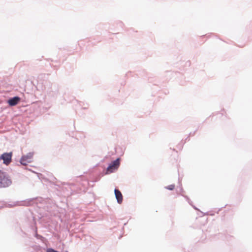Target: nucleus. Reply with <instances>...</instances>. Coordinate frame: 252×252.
Wrapping results in <instances>:
<instances>
[{"instance_id":"f257e3e1","label":"nucleus","mask_w":252,"mask_h":252,"mask_svg":"<svg viewBox=\"0 0 252 252\" xmlns=\"http://www.w3.org/2000/svg\"><path fill=\"white\" fill-rule=\"evenodd\" d=\"M11 180L8 175L0 170V188H7L11 185Z\"/></svg>"},{"instance_id":"f03ea898","label":"nucleus","mask_w":252,"mask_h":252,"mask_svg":"<svg viewBox=\"0 0 252 252\" xmlns=\"http://www.w3.org/2000/svg\"><path fill=\"white\" fill-rule=\"evenodd\" d=\"M12 153H4L0 156V160H3V163L8 165L11 162Z\"/></svg>"},{"instance_id":"7ed1b4c3","label":"nucleus","mask_w":252,"mask_h":252,"mask_svg":"<svg viewBox=\"0 0 252 252\" xmlns=\"http://www.w3.org/2000/svg\"><path fill=\"white\" fill-rule=\"evenodd\" d=\"M120 165L119 159L117 158L116 160L113 161L107 168L106 174L112 173L114 171L117 170Z\"/></svg>"},{"instance_id":"20e7f679","label":"nucleus","mask_w":252,"mask_h":252,"mask_svg":"<svg viewBox=\"0 0 252 252\" xmlns=\"http://www.w3.org/2000/svg\"><path fill=\"white\" fill-rule=\"evenodd\" d=\"M32 157L33 154L32 153H29L27 155L23 156L20 159V163L24 165H27L28 163L32 162Z\"/></svg>"},{"instance_id":"39448f33","label":"nucleus","mask_w":252,"mask_h":252,"mask_svg":"<svg viewBox=\"0 0 252 252\" xmlns=\"http://www.w3.org/2000/svg\"><path fill=\"white\" fill-rule=\"evenodd\" d=\"M115 197L119 204H121L123 202V197L122 193L117 189L114 190Z\"/></svg>"},{"instance_id":"423d86ee","label":"nucleus","mask_w":252,"mask_h":252,"mask_svg":"<svg viewBox=\"0 0 252 252\" xmlns=\"http://www.w3.org/2000/svg\"><path fill=\"white\" fill-rule=\"evenodd\" d=\"M20 101V98L18 96L14 97L8 100V103L10 106L16 105Z\"/></svg>"},{"instance_id":"0eeeda50","label":"nucleus","mask_w":252,"mask_h":252,"mask_svg":"<svg viewBox=\"0 0 252 252\" xmlns=\"http://www.w3.org/2000/svg\"><path fill=\"white\" fill-rule=\"evenodd\" d=\"M165 188L169 190H173L175 188V185H170L169 186L166 187Z\"/></svg>"},{"instance_id":"6e6552de","label":"nucleus","mask_w":252,"mask_h":252,"mask_svg":"<svg viewBox=\"0 0 252 252\" xmlns=\"http://www.w3.org/2000/svg\"><path fill=\"white\" fill-rule=\"evenodd\" d=\"M29 245L34 249H37V247H38V246L36 245V244H29Z\"/></svg>"},{"instance_id":"1a4fd4ad","label":"nucleus","mask_w":252,"mask_h":252,"mask_svg":"<svg viewBox=\"0 0 252 252\" xmlns=\"http://www.w3.org/2000/svg\"><path fill=\"white\" fill-rule=\"evenodd\" d=\"M58 238H59V239L60 240H61H61H62V239H61V237H58Z\"/></svg>"},{"instance_id":"9d476101","label":"nucleus","mask_w":252,"mask_h":252,"mask_svg":"<svg viewBox=\"0 0 252 252\" xmlns=\"http://www.w3.org/2000/svg\"><path fill=\"white\" fill-rule=\"evenodd\" d=\"M37 239H38V238H40L41 237H36ZM42 238H44V237H41Z\"/></svg>"}]
</instances>
